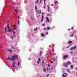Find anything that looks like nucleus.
Instances as JSON below:
<instances>
[{"label":"nucleus","mask_w":77,"mask_h":77,"mask_svg":"<svg viewBox=\"0 0 77 77\" xmlns=\"http://www.w3.org/2000/svg\"><path fill=\"white\" fill-rule=\"evenodd\" d=\"M66 71L68 72H69V69H66Z\"/></svg>","instance_id":"obj_13"},{"label":"nucleus","mask_w":77,"mask_h":77,"mask_svg":"<svg viewBox=\"0 0 77 77\" xmlns=\"http://www.w3.org/2000/svg\"><path fill=\"white\" fill-rule=\"evenodd\" d=\"M42 17H44V13H42Z\"/></svg>","instance_id":"obj_27"},{"label":"nucleus","mask_w":77,"mask_h":77,"mask_svg":"<svg viewBox=\"0 0 77 77\" xmlns=\"http://www.w3.org/2000/svg\"><path fill=\"white\" fill-rule=\"evenodd\" d=\"M69 46H68L67 47V48H69Z\"/></svg>","instance_id":"obj_39"},{"label":"nucleus","mask_w":77,"mask_h":77,"mask_svg":"<svg viewBox=\"0 0 77 77\" xmlns=\"http://www.w3.org/2000/svg\"><path fill=\"white\" fill-rule=\"evenodd\" d=\"M16 36V35H13V37H15Z\"/></svg>","instance_id":"obj_49"},{"label":"nucleus","mask_w":77,"mask_h":77,"mask_svg":"<svg viewBox=\"0 0 77 77\" xmlns=\"http://www.w3.org/2000/svg\"><path fill=\"white\" fill-rule=\"evenodd\" d=\"M51 63H53V61H51Z\"/></svg>","instance_id":"obj_51"},{"label":"nucleus","mask_w":77,"mask_h":77,"mask_svg":"<svg viewBox=\"0 0 77 77\" xmlns=\"http://www.w3.org/2000/svg\"><path fill=\"white\" fill-rule=\"evenodd\" d=\"M44 5L46 6V4L45 3V2H44Z\"/></svg>","instance_id":"obj_38"},{"label":"nucleus","mask_w":77,"mask_h":77,"mask_svg":"<svg viewBox=\"0 0 77 77\" xmlns=\"http://www.w3.org/2000/svg\"><path fill=\"white\" fill-rule=\"evenodd\" d=\"M43 64H44V60L43 61L42 64V65H43Z\"/></svg>","instance_id":"obj_45"},{"label":"nucleus","mask_w":77,"mask_h":77,"mask_svg":"<svg viewBox=\"0 0 77 77\" xmlns=\"http://www.w3.org/2000/svg\"><path fill=\"white\" fill-rule=\"evenodd\" d=\"M63 77H66V76L65 75H63Z\"/></svg>","instance_id":"obj_36"},{"label":"nucleus","mask_w":77,"mask_h":77,"mask_svg":"<svg viewBox=\"0 0 77 77\" xmlns=\"http://www.w3.org/2000/svg\"><path fill=\"white\" fill-rule=\"evenodd\" d=\"M44 34H42V36L44 37Z\"/></svg>","instance_id":"obj_22"},{"label":"nucleus","mask_w":77,"mask_h":77,"mask_svg":"<svg viewBox=\"0 0 77 77\" xmlns=\"http://www.w3.org/2000/svg\"><path fill=\"white\" fill-rule=\"evenodd\" d=\"M38 60L39 62H40V61H41V59H40V58H38Z\"/></svg>","instance_id":"obj_31"},{"label":"nucleus","mask_w":77,"mask_h":77,"mask_svg":"<svg viewBox=\"0 0 77 77\" xmlns=\"http://www.w3.org/2000/svg\"><path fill=\"white\" fill-rule=\"evenodd\" d=\"M46 30V29L45 28H44V30Z\"/></svg>","instance_id":"obj_47"},{"label":"nucleus","mask_w":77,"mask_h":77,"mask_svg":"<svg viewBox=\"0 0 77 77\" xmlns=\"http://www.w3.org/2000/svg\"><path fill=\"white\" fill-rule=\"evenodd\" d=\"M46 34L47 35H48V33L47 32H46Z\"/></svg>","instance_id":"obj_55"},{"label":"nucleus","mask_w":77,"mask_h":77,"mask_svg":"<svg viewBox=\"0 0 77 77\" xmlns=\"http://www.w3.org/2000/svg\"><path fill=\"white\" fill-rule=\"evenodd\" d=\"M76 70L77 71V67L76 68Z\"/></svg>","instance_id":"obj_64"},{"label":"nucleus","mask_w":77,"mask_h":77,"mask_svg":"<svg viewBox=\"0 0 77 77\" xmlns=\"http://www.w3.org/2000/svg\"><path fill=\"white\" fill-rule=\"evenodd\" d=\"M37 63H38V64H39V61H37Z\"/></svg>","instance_id":"obj_53"},{"label":"nucleus","mask_w":77,"mask_h":77,"mask_svg":"<svg viewBox=\"0 0 77 77\" xmlns=\"http://www.w3.org/2000/svg\"><path fill=\"white\" fill-rule=\"evenodd\" d=\"M38 2H39V0H37L36 2H35V3L36 4H37V3H38Z\"/></svg>","instance_id":"obj_10"},{"label":"nucleus","mask_w":77,"mask_h":77,"mask_svg":"<svg viewBox=\"0 0 77 77\" xmlns=\"http://www.w3.org/2000/svg\"><path fill=\"white\" fill-rule=\"evenodd\" d=\"M16 29H17V28H15L14 29V30H16Z\"/></svg>","instance_id":"obj_57"},{"label":"nucleus","mask_w":77,"mask_h":77,"mask_svg":"<svg viewBox=\"0 0 77 77\" xmlns=\"http://www.w3.org/2000/svg\"><path fill=\"white\" fill-rule=\"evenodd\" d=\"M18 66H19V65H20V61L18 62Z\"/></svg>","instance_id":"obj_24"},{"label":"nucleus","mask_w":77,"mask_h":77,"mask_svg":"<svg viewBox=\"0 0 77 77\" xmlns=\"http://www.w3.org/2000/svg\"><path fill=\"white\" fill-rule=\"evenodd\" d=\"M47 15L48 16V15H49V14H47Z\"/></svg>","instance_id":"obj_61"},{"label":"nucleus","mask_w":77,"mask_h":77,"mask_svg":"<svg viewBox=\"0 0 77 77\" xmlns=\"http://www.w3.org/2000/svg\"><path fill=\"white\" fill-rule=\"evenodd\" d=\"M5 32L6 33H8V30H5Z\"/></svg>","instance_id":"obj_18"},{"label":"nucleus","mask_w":77,"mask_h":77,"mask_svg":"<svg viewBox=\"0 0 77 77\" xmlns=\"http://www.w3.org/2000/svg\"><path fill=\"white\" fill-rule=\"evenodd\" d=\"M65 64H64V66L65 67H68V65H70L71 64V63L69 61H68L67 62H66V63H64Z\"/></svg>","instance_id":"obj_1"},{"label":"nucleus","mask_w":77,"mask_h":77,"mask_svg":"<svg viewBox=\"0 0 77 77\" xmlns=\"http://www.w3.org/2000/svg\"><path fill=\"white\" fill-rule=\"evenodd\" d=\"M48 67H50V64H48Z\"/></svg>","instance_id":"obj_32"},{"label":"nucleus","mask_w":77,"mask_h":77,"mask_svg":"<svg viewBox=\"0 0 77 77\" xmlns=\"http://www.w3.org/2000/svg\"><path fill=\"white\" fill-rule=\"evenodd\" d=\"M47 69L48 71V67H47Z\"/></svg>","instance_id":"obj_54"},{"label":"nucleus","mask_w":77,"mask_h":77,"mask_svg":"<svg viewBox=\"0 0 77 77\" xmlns=\"http://www.w3.org/2000/svg\"><path fill=\"white\" fill-rule=\"evenodd\" d=\"M8 51H10V52H12V51L11 49H7Z\"/></svg>","instance_id":"obj_12"},{"label":"nucleus","mask_w":77,"mask_h":77,"mask_svg":"<svg viewBox=\"0 0 77 77\" xmlns=\"http://www.w3.org/2000/svg\"><path fill=\"white\" fill-rule=\"evenodd\" d=\"M53 61H54V62H55V61H56V59L55 58H54L53 59Z\"/></svg>","instance_id":"obj_30"},{"label":"nucleus","mask_w":77,"mask_h":77,"mask_svg":"<svg viewBox=\"0 0 77 77\" xmlns=\"http://www.w3.org/2000/svg\"><path fill=\"white\" fill-rule=\"evenodd\" d=\"M36 30H37V28L35 29L34 30V31H35Z\"/></svg>","instance_id":"obj_34"},{"label":"nucleus","mask_w":77,"mask_h":77,"mask_svg":"<svg viewBox=\"0 0 77 77\" xmlns=\"http://www.w3.org/2000/svg\"><path fill=\"white\" fill-rule=\"evenodd\" d=\"M13 57L14 58V59H18V56L17 55L14 54V55L13 56Z\"/></svg>","instance_id":"obj_2"},{"label":"nucleus","mask_w":77,"mask_h":77,"mask_svg":"<svg viewBox=\"0 0 77 77\" xmlns=\"http://www.w3.org/2000/svg\"><path fill=\"white\" fill-rule=\"evenodd\" d=\"M43 71L44 72H45L46 71V69H45V68H44Z\"/></svg>","instance_id":"obj_19"},{"label":"nucleus","mask_w":77,"mask_h":77,"mask_svg":"<svg viewBox=\"0 0 77 77\" xmlns=\"http://www.w3.org/2000/svg\"><path fill=\"white\" fill-rule=\"evenodd\" d=\"M64 74H65V75H66V73H64Z\"/></svg>","instance_id":"obj_59"},{"label":"nucleus","mask_w":77,"mask_h":77,"mask_svg":"<svg viewBox=\"0 0 77 77\" xmlns=\"http://www.w3.org/2000/svg\"><path fill=\"white\" fill-rule=\"evenodd\" d=\"M68 56L67 55H66L65 56H64L63 57V59H66V58H68Z\"/></svg>","instance_id":"obj_5"},{"label":"nucleus","mask_w":77,"mask_h":77,"mask_svg":"<svg viewBox=\"0 0 77 77\" xmlns=\"http://www.w3.org/2000/svg\"><path fill=\"white\" fill-rule=\"evenodd\" d=\"M74 34V33H73L72 35V36H73V34Z\"/></svg>","instance_id":"obj_58"},{"label":"nucleus","mask_w":77,"mask_h":77,"mask_svg":"<svg viewBox=\"0 0 77 77\" xmlns=\"http://www.w3.org/2000/svg\"><path fill=\"white\" fill-rule=\"evenodd\" d=\"M43 8H44V9H45V6H44L43 7Z\"/></svg>","instance_id":"obj_50"},{"label":"nucleus","mask_w":77,"mask_h":77,"mask_svg":"<svg viewBox=\"0 0 77 77\" xmlns=\"http://www.w3.org/2000/svg\"><path fill=\"white\" fill-rule=\"evenodd\" d=\"M7 26L8 27V29H10V27H9V25H7Z\"/></svg>","instance_id":"obj_15"},{"label":"nucleus","mask_w":77,"mask_h":77,"mask_svg":"<svg viewBox=\"0 0 77 77\" xmlns=\"http://www.w3.org/2000/svg\"><path fill=\"white\" fill-rule=\"evenodd\" d=\"M48 76H49V74L47 75V77H48Z\"/></svg>","instance_id":"obj_43"},{"label":"nucleus","mask_w":77,"mask_h":77,"mask_svg":"<svg viewBox=\"0 0 77 77\" xmlns=\"http://www.w3.org/2000/svg\"><path fill=\"white\" fill-rule=\"evenodd\" d=\"M45 1H46V0H44V2H45Z\"/></svg>","instance_id":"obj_60"},{"label":"nucleus","mask_w":77,"mask_h":77,"mask_svg":"<svg viewBox=\"0 0 77 77\" xmlns=\"http://www.w3.org/2000/svg\"><path fill=\"white\" fill-rule=\"evenodd\" d=\"M14 39V38L13 37V36L11 37V39Z\"/></svg>","instance_id":"obj_42"},{"label":"nucleus","mask_w":77,"mask_h":77,"mask_svg":"<svg viewBox=\"0 0 77 77\" xmlns=\"http://www.w3.org/2000/svg\"><path fill=\"white\" fill-rule=\"evenodd\" d=\"M75 39H76V40H77V37H76V38H75Z\"/></svg>","instance_id":"obj_63"},{"label":"nucleus","mask_w":77,"mask_h":77,"mask_svg":"<svg viewBox=\"0 0 77 77\" xmlns=\"http://www.w3.org/2000/svg\"><path fill=\"white\" fill-rule=\"evenodd\" d=\"M55 4H56V3H57L58 2H57V1H55Z\"/></svg>","instance_id":"obj_25"},{"label":"nucleus","mask_w":77,"mask_h":77,"mask_svg":"<svg viewBox=\"0 0 77 77\" xmlns=\"http://www.w3.org/2000/svg\"><path fill=\"white\" fill-rule=\"evenodd\" d=\"M12 65H13L12 67H14V68H15V62H13Z\"/></svg>","instance_id":"obj_4"},{"label":"nucleus","mask_w":77,"mask_h":77,"mask_svg":"<svg viewBox=\"0 0 77 77\" xmlns=\"http://www.w3.org/2000/svg\"><path fill=\"white\" fill-rule=\"evenodd\" d=\"M73 50V47H72V48H71V49L70 50Z\"/></svg>","instance_id":"obj_35"},{"label":"nucleus","mask_w":77,"mask_h":77,"mask_svg":"<svg viewBox=\"0 0 77 77\" xmlns=\"http://www.w3.org/2000/svg\"><path fill=\"white\" fill-rule=\"evenodd\" d=\"M53 55L54 56H55V55H56V54H53Z\"/></svg>","instance_id":"obj_56"},{"label":"nucleus","mask_w":77,"mask_h":77,"mask_svg":"<svg viewBox=\"0 0 77 77\" xmlns=\"http://www.w3.org/2000/svg\"><path fill=\"white\" fill-rule=\"evenodd\" d=\"M7 29V28L6 27H5V30H6V29Z\"/></svg>","instance_id":"obj_48"},{"label":"nucleus","mask_w":77,"mask_h":77,"mask_svg":"<svg viewBox=\"0 0 77 77\" xmlns=\"http://www.w3.org/2000/svg\"><path fill=\"white\" fill-rule=\"evenodd\" d=\"M75 48H76V46H75L73 48V50H75Z\"/></svg>","instance_id":"obj_28"},{"label":"nucleus","mask_w":77,"mask_h":77,"mask_svg":"<svg viewBox=\"0 0 77 77\" xmlns=\"http://www.w3.org/2000/svg\"><path fill=\"white\" fill-rule=\"evenodd\" d=\"M72 41H69L68 42V44H72Z\"/></svg>","instance_id":"obj_8"},{"label":"nucleus","mask_w":77,"mask_h":77,"mask_svg":"<svg viewBox=\"0 0 77 77\" xmlns=\"http://www.w3.org/2000/svg\"><path fill=\"white\" fill-rule=\"evenodd\" d=\"M37 9H38V7H36L35 10H37Z\"/></svg>","instance_id":"obj_29"},{"label":"nucleus","mask_w":77,"mask_h":77,"mask_svg":"<svg viewBox=\"0 0 77 77\" xmlns=\"http://www.w3.org/2000/svg\"><path fill=\"white\" fill-rule=\"evenodd\" d=\"M13 48V49H15L14 48V47H13L12 48Z\"/></svg>","instance_id":"obj_44"},{"label":"nucleus","mask_w":77,"mask_h":77,"mask_svg":"<svg viewBox=\"0 0 77 77\" xmlns=\"http://www.w3.org/2000/svg\"><path fill=\"white\" fill-rule=\"evenodd\" d=\"M10 60H11V61H15V59H14V57H13V56H12V57H11V59H10Z\"/></svg>","instance_id":"obj_3"},{"label":"nucleus","mask_w":77,"mask_h":77,"mask_svg":"<svg viewBox=\"0 0 77 77\" xmlns=\"http://www.w3.org/2000/svg\"><path fill=\"white\" fill-rule=\"evenodd\" d=\"M42 0H40L39 2L40 3H41V2H42Z\"/></svg>","instance_id":"obj_37"},{"label":"nucleus","mask_w":77,"mask_h":77,"mask_svg":"<svg viewBox=\"0 0 77 77\" xmlns=\"http://www.w3.org/2000/svg\"><path fill=\"white\" fill-rule=\"evenodd\" d=\"M41 53H42V51H41L40 52V56H41Z\"/></svg>","instance_id":"obj_23"},{"label":"nucleus","mask_w":77,"mask_h":77,"mask_svg":"<svg viewBox=\"0 0 77 77\" xmlns=\"http://www.w3.org/2000/svg\"><path fill=\"white\" fill-rule=\"evenodd\" d=\"M17 24H19V20H18V23H17Z\"/></svg>","instance_id":"obj_52"},{"label":"nucleus","mask_w":77,"mask_h":77,"mask_svg":"<svg viewBox=\"0 0 77 77\" xmlns=\"http://www.w3.org/2000/svg\"><path fill=\"white\" fill-rule=\"evenodd\" d=\"M15 31H13V33L14 35V34H15Z\"/></svg>","instance_id":"obj_20"},{"label":"nucleus","mask_w":77,"mask_h":77,"mask_svg":"<svg viewBox=\"0 0 77 77\" xmlns=\"http://www.w3.org/2000/svg\"><path fill=\"white\" fill-rule=\"evenodd\" d=\"M71 29L72 30H74V28H73V27H72L71 28Z\"/></svg>","instance_id":"obj_26"},{"label":"nucleus","mask_w":77,"mask_h":77,"mask_svg":"<svg viewBox=\"0 0 77 77\" xmlns=\"http://www.w3.org/2000/svg\"><path fill=\"white\" fill-rule=\"evenodd\" d=\"M72 53V51H71V52H70V53Z\"/></svg>","instance_id":"obj_62"},{"label":"nucleus","mask_w":77,"mask_h":77,"mask_svg":"<svg viewBox=\"0 0 77 77\" xmlns=\"http://www.w3.org/2000/svg\"><path fill=\"white\" fill-rule=\"evenodd\" d=\"M13 27H14V28H15V25H13Z\"/></svg>","instance_id":"obj_41"},{"label":"nucleus","mask_w":77,"mask_h":77,"mask_svg":"<svg viewBox=\"0 0 77 77\" xmlns=\"http://www.w3.org/2000/svg\"><path fill=\"white\" fill-rule=\"evenodd\" d=\"M46 21H47L48 22H49V21H50V20H49V19H48V17H46Z\"/></svg>","instance_id":"obj_7"},{"label":"nucleus","mask_w":77,"mask_h":77,"mask_svg":"<svg viewBox=\"0 0 77 77\" xmlns=\"http://www.w3.org/2000/svg\"><path fill=\"white\" fill-rule=\"evenodd\" d=\"M43 20H44V17H42V20L41 21V22H42V21H43Z\"/></svg>","instance_id":"obj_9"},{"label":"nucleus","mask_w":77,"mask_h":77,"mask_svg":"<svg viewBox=\"0 0 77 77\" xmlns=\"http://www.w3.org/2000/svg\"><path fill=\"white\" fill-rule=\"evenodd\" d=\"M47 30H49L50 29V28L49 27H47Z\"/></svg>","instance_id":"obj_16"},{"label":"nucleus","mask_w":77,"mask_h":77,"mask_svg":"<svg viewBox=\"0 0 77 77\" xmlns=\"http://www.w3.org/2000/svg\"><path fill=\"white\" fill-rule=\"evenodd\" d=\"M39 14H41V10H40V12L39 13Z\"/></svg>","instance_id":"obj_33"},{"label":"nucleus","mask_w":77,"mask_h":77,"mask_svg":"<svg viewBox=\"0 0 77 77\" xmlns=\"http://www.w3.org/2000/svg\"><path fill=\"white\" fill-rule=\"evenodd\" d=\"M42 26H45V25L43 23L42 24Z\"/></svg>","instance_id":"obj_40"},{"label":"nucleus","mask_w":77,"mask_h":77,"mask_svg":"<svg viewBox=\"0 0 77 77\" xmlns=\"http://www.w3.org/2000/svg\"><path fill=\"white\" fill-rule=\"evenodd\" d=\"M8 32H11V29L8 30Z\"/></svg>","instance_id":"obj_21"},{"label":"nucleus","mask_w":77,"mask_h":77,"mask_svg":"<svg viewBox=\"0 0 77 77\" xmlns=\"http://www.w3.org/2000/svg\"><path fill=\"white\" fill-rule=\"evenodd\" d=\"M48 12H50V9H49V6H48Z\"/></svg>","instance_id":"obj_11"},{"label":"nucleus","mask_w":77,"mask_h":77,"mask_svg":"<svg viewBox=\"0 0 77 77\" xmlns=\"http://www.w3.org/2000/svg\"><path fill=\"white\" fill-rule=\"evenodd\" d=\"M44 67H45V63H44Z\"/></svg>","instance_id":"obj_46"},{"label":"nucleus","mask_w":77,"mask_h":77,"mask_svg":"<svg viewBox=\"0 0 77 77\" xmlns=\"http://www.w3.org/2000/svg\"><path fill=\"white\" fill-rule=\"evenodd\" d=\"M14 11L16 12V13H18V9L16 8L14 10Z\"/></svg>","instance_id":"obj_6"},{"label":"nucleus","mask_w":77,"mask_h":77,"mask_svg":"<svg viewBox=\"0 0 77 77\" xmlns=\"http://www.w3.org/2000/svg\"><path fill=\"white\" fill-rule=\"evenodd\" d=\"M10 59H11V58L10 57H8V58L7 59V60H10Z\"/></svg>","instance_id":"obj_17"},{"label":"nucleus","mask_w":77,"mask_h":77,"mask_svg":"<svg viewBox=\"0 0 77 77\" xmlns=\"http://www.w3.org/2000/svg\"><path fill=\"white\" fill-rule=\"evenodd\" d=\"M70 67H71V69H72L73 68V66H72V65H71L70 66Z\"/></svg>","instance_id":"obj_14"}]
</instances>
